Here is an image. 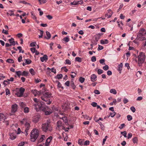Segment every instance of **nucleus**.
Masks as SVG:
<instances>
[{
	"mask_svg": "<svg viewBox=\"0 0 146 146\" xmlns=\"http://www.w3.org/2000/svg\"><path fill=\"white\" fill-rule=\"evenodd\" d=\"M137 39L140 41L146 39V31L144 29L141 28L140 29L137 36Z\"/></svg>",
	"mask_w": 146,
	"mask_h": 146,
	"instance_id": "1",
	"label": "nucleus"
},
{
	"mask_svg": "<svg viewBox=\"0 0 146 146\" xmlns=\"http://www.w3.org/2000/svg\"><path fill=\"white\" fill-rule=\"evenodd\" d=\"M50 120H47L46 122L42 124V129L43 131L46 132L48 131H51L52 127L50 124Z\"/></svg>",
	"mask_w": 146,
	"mask_h": 146,
	"instance_id": "2",
	"label": "nucleus"
},
{
	"mask_svg": "<svg viewBox=\"0 0 146 146\" xmlns=\"http://www.w3.org/2000/svg\"><path fill=\"white\" fill-rule=\"evenodd\" d=\"M30 139L31 141L35 142L38 138L39 136V131L37 129H34L31 132Z\"/></svg>",
	"mask_w": 146,
	"mask_h": 146,
	"instance_id": "3",
	"label": "nucleus"
},
{
	"mask_svg": "<svg viewBox=\"0 0 146 146\" xmlns=\"http://www.w3.org/2000/svg\"><path fill=\"white\" fill-rule=\"evenodd\" d=\"M42 94H43V96L41 97V99L46 102V104H50L51 103L52 101H50L48 98L51 96L50 93L48 92H46L44 93L43 92Z\"/></svg>",
	"mask_w": 146,
	"mask_h": 146,
	"instance_id": "4",
	"label": "nucleus"
},
{
	"mask_svg": "<svg viewBox=\"0 0 146 146\" xmlns=\"http://www.w3.org/2000/svg\"><path fill=\"white\" fill-rule=\"evenodd\" d=\"M33 100L35 102V103L34 104L35 109L36 111H40V109L44 104L42 102H41L38 100L37 98H33Z\"/></svg>",
	"mask_w": 146,
	"mask_h": 146,
	"instance_id": "5",
	"label": "nucleus"
},
{
	"mask_svg": "<svg viewBox=\"0 0 146 146\" xmlns=\"http://www.w3.org/2000/svg\"><path fill=\"white\" fill-rule=\"evenodd\" d=\"M138 63L139 66H141L145 59V56L144 53L140 52L138 56Z\"/></svg>",
	"mask_w": 146,
	"mask_h": 146,
	"instance_id": "6",
	"label": "nucleus"
},
{
	"mask_svg": "<svg viewBox=\"0 0 146 146\" xmlns=\"http://www.w3.org/2000/svg\"><path fill=\"white\" fill-rule=\"evenodd\" d=\"M40 111H42L45 112L46 115H49L52 112V111L51 110L49 109V108L47 106H45L44 104L40 108Z\"/></svg>",
	"mask_w": 146,
	"mask_h": 146,
	"instance_id": "7",
	"label": "nucleus"
},
{
	"mask_svg": "<svg viewBox=\"0 0 146 146\" xmlns=\"http://www.w3.org/2000/svg\"><path fill=\"white\" fill-rule=\"evenodd\" d=\"M26 119H24L21 121V123L22 124L24 123L25 122L26 123L25 124V134L26 136H27L28 134V132L31 127L30 124L29 123L26 122Z\"/></svg>",
	"mask_w": 146,
	"mask_h": 146,
	"instance_id": "8",
	"label": "nucleus"
},
{
	"mask_svg": "<svg viewBox=\"0 0 146 146\" xmlns=\"http://www.w3.org/2000/svg\"><path fill=\"white\" fill-rule=\"evenodd\" d=\"M25 90V88L22 87L20 88L19 89V91L16 92L15 94L18 97H21L23 96Z\"/></svg>",
	"mask_w": 146,
	"mask_h": 146,
	"instance_id": "9",
	"label": "nucleus"
},
{
	"mask_svg": "<svg viewBox=\"0 0 146 146\" xmlns=\"http://www.w3.org/2000/svg\"><path fill=\"white\" fill-rule=\"evenodd\" d=\"M31 92L35 96H40L43 93V91L42 90L38 91L36 90H32Z\"/></svg>",
	"mask_w": 146,
	"mask_h": 146,
	"instance_id": "10",
	"label": "nucleus"
},
{
	"mask_svg": "<svg viewBox=\"0 0 146 146\" xmlns=\"http://www.w3.org/2000/svg\"><path fill=\"white\" fill-rule=\"evenodd\" d=\"M46 139L45 136L44 135H41L38 137L37 141L38 143H41Z\"/></svg>",
	"mask_w": 146,
	"mask_h": 146,
	"instance_id": "11",
	"label": "nucleus"
},
{
	"mask_svg": "<svg viewBox=\"0 0 146 146\" xmlns=\"http://www.w3.org/2000/svg\"><path fill=\"white\" fill-rule=\"evenodd\" d=\"M16 131H15L13 132H11L9 133V135L10 136V138L11 139L13 140L16 138Z\"/></svg>",
	"mask_w": 146,
	"mask_h": 146,
	"instance_id": "12",
	"label": "nucleus"
},
{
	"mask_svg": "<svg viewBox=\"0 0 146 146\" xmlns=\"http://www.w3.org/2000/svg\"><path fill=\"white\" fill-rule=\"evenodd\" d=\"M18 105L16 104L13 105L11 106V112L13 113L15 112L17 109Z\"/></svg>",
	"mask_w": 146,
	"mask_h": 146,
	"instance_id": "13",
	"label": "nucleus"
},
{
	"mask_svg": "<svg viewBox=\"0 0 146 146\" xmlns=\"http://www.w3.org/2000/svg\"><path fill=\"white\" fill-rule=\"evenodd\" d=\"M113 12L111 9H109L108 12L105 15V17H107L108 18H109L111 17Z\"/></svg>",
	"mask_w": 146,
	"mask_h": 146,
	"instance_id": "14",
	"label": "nucleus"
},
{
	"mask_svg": "<svg viewBox=\"0 0 146 146\" xmlns=\"http://www.w3.org/2000/svg\"><path fill=\"white\" fill-rule=\"evenodd\" d=\"M103 35L102 33H99L96 34L94 37L95 38V40L96 41H98L100 38V36Z\"/></svg>",
	"mask_w": 146,
	"mask_h": 146,
	"instance_id": "15",
	"label": "nucleus"
},
{
	"mask_svg": "<svg viewBox=\"0 0 146 146\" xmlns=\"http://www.w3.org/2000/svg\"><path fill=\"white\" fill-rule=\"evenodd\" d=\"M40 118V116L39 115H37L34 116L33 119V122L35 123L38 122Z\"/></svg>",
	"mask_w": 146,
	"mask_h": 146,
	"instance_id": "16",
	"label": "nucleus"
},
{
	"mask_svg": "<svg viewBox=\"0 0 146 146\" xmlns=\"http://www.w3.org/2000/svg\"><path fill=\"white\" fill-rule=\"evenodd\" d=\"M123 64L122 63H120L117 66V70L119 72V73H121V71L122 69Z\"/></svg>",
	"mask_w": 146,
	"mask_h": 146,
	"instance_id": "17",
	"label": "nucleus"
},
{
	"mask_svg": "<svg viewBox=\"0 0 146 146\" xmlns=\"http://www.w3.org/2000/svg\"><path fill=\"white\" fill-rule=\"evenodd\" d=\"M97 76L95 74H93L91 76L90 78L92 82H94L97 80Z\"/></svg>",
	"mask_w": 146,
	"mask_h": 146,
	"instance_id": "18",
	"label": "nucleus"
},
{
	"mask_svg": "<svg viewBox=\"0 0 146 146\" xmlns=\"http://www.w3.org/2000/svg\"><path fill=\"white\" fill-rule=\"evenodd\" d=\"M40 60L42 62H43L44 61H46L48 60V57L46 55H44L43 57L40 58Z\"/></svg>",
	"mask_w": 146,
	"mask_h": 146,
	"instance_id": "19",
	"label": "nucleus"
},
{
	"mask_svg": "<svg viewBox=\"0 0 146 146\" xmlns=\"http://www.w3.org/2000/svg\"><path fill=\"white\" fill-rule=\"evenodd\" d=\"M57 126L58 128H60L61 127H62V129H63L64 127L62 126V122L60 121H58L57 122Z\"/></svg>",
	"mask_w": 146,
	"mask_h": 146,
	"instance_id": "20",
	"label": "nucleus"
},
{
	"mask_svg": "<svg viewBox=\"0 0 146 146\" xmlns=\"http://www.w3.org/2000/svg\"><path fill=\"white\" fill-rule=\"evenodd\" d=\"M7 14L8 16H15L14 11L12 10H9L7 12Z\"/></svg>",
	"mask_w": 146,
	"mask_h": 146,
	"instance_id": "21",
	"label": "nucleus"
},
{
	"mask_svg": "<svg viewBox=\"0 0 146 146\" xmlns=\"http://www.w3.org/2000/svg\"><path fill=\"white\" fill-rule=\"evenodd\" d=\"M8 41L12 45L15 46V42L14 41V38H11V39H9Z\"/></svg>",
	"mask_w": 146,
	"mask_h": 146,
	"instance_id": "22",
	"label": "nucleus"
},
{
	"mask_svg": "<svg viewBox=\"0 0 146 146\" xmlns=\"http://www.w3.org/2000/svg\"><path fill=\"white\" fill-rule=\"evenodd\" d=\"M101 44H106L108 43V41L107 39L105 40H100Z\"/></svg>",
	"mask_w": 146,
	"mask_h": 146,
	"instance_id": "23",
	"label": "nucleus"
},
{
	"mask_svg": "<svg viewBox=\"0 0 146 146\" xmlns=\"http://www.w3.org/2000/svg\"><path fill=\"white\" fill-rule=\"evenodd\" d=\"M55 82L57 84V86L58 88H61L62 89H63L64 88L63 87H61V83L59 82L57 80H56L55 81Z\"/></svg>",
	"mask_w": 146,
	"mask_h": 146,
	"instance_id": "24",
	"label": "nucleus"
},
{
	"mask_svg": "<svg viewBox=\"0 0 146 146\" xmlns=\"http://www.w3.org/2000/svg\"><path fill=\"white\" fill-rule=\"evenodd\" d=\"M133 143H137L138 141V139L137 137H135L132 139Z\"/></svg>",
	"mask_w": 146,
	"mask_h": 146,
	"instance_id": "25",
	"label": "nucleus"
},
{
	"mask_svg": "<svg viewBox=\"0 0 146 146\" xmlns=\"http://www.w3.org/2000/svg\"><path fill=\"white\" fill-rule=\"evenodd\" d=\"M9 81L7 80H5L3 82V84L4 85V86L5 87L7 84H10Z\"/></svg>",
	"mask_w": 146,
	"mask_h": 146,
	"instance_id": "26",
	"label": "nucleus"
},
{
	"mask_svg": "<svg viewBox=\"0 0 146 146\" xmlns=\"http://www.w3.org/2000/svg\"><path fill=\"white\" fill-rule=\"evenodd\" d=\"M110 92L113 94H117L116 90L114 89H112L110 90Z\"/></svg>",
	"mask_w": 146,
	"mask_h": 146,
	"instance_id": "27",
	"label": "nucleus"
},
{
	"mask_svg": "<svg viewBox=\"0 0 146 146\" xmlns=\"http://www.w3.org/2000/svg\"><path fill=\"white\" fill-rule=\"evenodd\" d=\"M61 119H62L64 121V123H65L66 125H68V123L67 122V118L66 117H63L61 118Z\"/></svg>",
	"mask_w": 146,
	"mask_h": 146,
	"instance_id": "28",
	"label": "nucleus"
},
{
	"mask_svg": "<svg viewBox=\"0 0 146 146\" xmlns=\"http://www.w3.org/2000/svg\"><path fill=\"white\" fill-rule=\"evenodd\" d=\"M15 73L16 74L19 76V77H20V76L21 75H22V72L20 71H16Z\"/></svg>",
	"mask_w": 146,
	"mask_h": 146,
	"instance_id": "29",
	"label": "nucleus"
},
{
	"mask_svg": "<svg viewBox=\"0 0 146 146\" xmlns=\"http://www.w3.org/2000/svg\"><path fill=\"white\" fill-rule=\"evenodd\" d=\"M29 72L32 75H34L35 74V71L34 70L33 68H31L29 69Z\"/></svg>",
	"mask_w": 146,
	"mask_h": 146,
	"instance_id": "30",
	"label": "nucleus"
},
{
	"mask_svg": "<svg viewBox=\"0 0 146 146\" xmlns=\"http://www.w3.org/2000/svg\"><path fill=\"white\" fill-rule=\"evenodd\" d=\"M24 112L25 113H28L29 112V108L27 107H25L24 108Z\"/></svg>",
	"mask_w": 146,
	"mask_h": 146,
	"instance_id": "31",
	"label": "nucleus"
},
{
	"mask_svg": "<svg viewBox=\"0 0 146 146\" xmlns=\"http://www.w3.org/2000/svg\"><path fill=\"white\" fill-rule=\"evenodd\" d=\"M19 105L22 108H24L25 107L26 105L23 102L20 103Z\"/></svg>",
	"mask_w": 146,
	"mask_h": 146,
	"instance_id": "32",
	"label": "nucleus"
},
{
	"mask_svg": "<svg viewBox=\"0 0 146 146\" xmlns=\"http://www.w3.org/2000/svg\"><path fill=\"white\" fill-rule=\"evenodd\" d=\"M75 60L76 61L78 62H80L82 61L81 58L78 57H76L75 58Z\"/></svg>",
	"mask_w": 146,
	"mask_h": 146,
	"instance_id": "33",
	"label": "nucleus"
},
{
	"mask_svg": "<svg viewBox=\"0 0 146 146\" xmlns=\"http://www.w3.org/2000/svg\"><path fill=\"white\" fill-rule=\"evenodd\" d=\"M84 141V140L82 139H79L78 140V143L80 145H83V142Z\"/></svg>",
	"mask_w": 146,
	"mask_h": 146,
	"instance_id": "34",
	"label": "nucleus"
},
{
	"mask_svg": "<svg viewBox=\"0 0 146 146\" xmlns=\"http://www.w3.org/2000/svg\"><path fill=\"white\" fill-rule=\"evenodd\" d=\"M5 115L3 114L0 113V121H1L4 119Z\"/></svg>",
	"mask_w": 146,
	"mask_h": 146,
	"instance_id": "35",
	"label": "nucleus"
},
{
	"mask_svg": "<svg viewBox=\"0 0 146 146\" xmlns=\"http://www.w3.org/2000/svg\"><path fill=\"white\" fill-rule=\"evenodd\" d=\"M63 40L65 41L66 42H68L69 41V38L67 36L66 37H64L63 38Z\"/></svg>",
	"mask_w": 146,
	"mask_h": 146,
	"instance_id": "36",
	"label": "nucleus"
},
{
	"mask_svg": "<svg viewBox=\"0 0 146 146\" xmlns=\"http://www.w3.org/2000/svg\"><path fill=\"white\" fill-rule=\"evenodd\" d=\"M25 62L27 64H29L31 63V61L29 59H25Z\"/></svg>",
	"mask_w": 146,
	"mask_h": 146,
	"instance_id": "37",
	"label": "nucleus"
},
{
	"mask_svg": "<svg viewBox=\"0 0 146 146\" xmlns=\"http://www.w3.org/2000/svg\"><path fill=\"white\" fill-rule=\"evenodd\" d=\"M121 134H122L124 136V137H127V132L126 131H124L123 132H121Z\"/></svg>",
	"mask_w": 146,
	"mask_h": 146,
	"instance_id": "38",
	"label": "nucleus"
},
{
	"mask_svg": "<svg viewBox=\"0 0 146 146\" xmlns=\"http://www.w3.org/2000/svg\"><path fill=\"white\" fill-rule=\"evenodd\" d=\"M63 77V75L62 74H58L57 76L56 77H55L56 78V77L58 79H61Z\"/></svg>",
	"mask_w": 146,
	"mask_h": 146,
	"instance_id": "39",
	"label": "nucleus"
},
{
	"mask_svg": "<svg viewBox=\"0 0 146 146\" xmlns=\"http://www.w3.org/2000/svg\"><path fill=\"white\" fill-rule=\"evenodd\" d=\"M46 35L48 37L47 39H50L51 37V35H50V33L48 31H46Z\"/></svg>",
	"mask_w": 146,
	"mask_h": 146,
	"instance_id": "40",
	"label": "nucleus"
},
{
	"mask_svg": "<svg viewBox=\"0 0 146 146\" xmlns=\"http://www.w3.org/2000/svg\"><path fill=\"white\" fill-rule=\"evenodd\" d=\"M28 74V73L27 71H24L23 72H22V76H27Z\"/></svg>",
	"mask_w": 146,
	"mask_h": 146,
	"instance_id": "41",
	"label": "nucleus"
},
{
	"mask_svg": "<svg viewBox=\"0 0 146 146\" xmlns=\"http://www.w3.org/2000/svg\"><path fill=\"white\" fill-rule=\"evenodd\" d=\"M50 142V140H49L48 139H47L45 142V146H48Z\"/></svg>",
	"mask_w": 146,
	"mask_h": 146,
	"instance_id": "42",
	"label": "nucleus"
},
{
	"mask_svg": "<svg viewBox=\"0 0 146 146\" xmlns=\"http://www.w3.org/2000/svg\"><path fill=\"white\" fill-rule=\"evenodd\" d=\"M6 62L9 63H13L14 62V60L11 59H9L7 60Z\"/></svg>",
	"mask_w": 146,
	"mask_h": 146,
	"instance_id": "43",
	"label": "nucleus"
},
{
	"mask_svg": "<svg viewBox=\"0 0 146 146\" xmlns=\"http://www.w3.org/2000/svg\"><path fill=\"white\" fill-rule=\"evenodd\" d=\"M127 118L128 121H131L132 119V116L130 115H128L127 116Z\"/></svg>",
	"mask_w": 146,
	"mask_h": 146,
	"instance_id": "44",
	"label": "nucleus"
},
{
	"mask_svg": "<svg viewBox=\"0 0 146 146\" xmlns=\"http://www.w3.org/2000/svg\"><path fill=\"white\" fill-rule=\"evenodd\" d=\"M116 114V113L115 112H113V113H110V115L108 117H109L110 116H111V117H113Z\"/></svg>",
	"mask_w": 146,
	"mask_h": 146,
	"instance_id": "45",
	"label": "nucleus"
},
{
	"mask_svg": "<svg viewBox=\"0 0 146 146\" xmlns=\"http://www.w3.org/2000/svg\"><path fill=\"white\" fill-rule=\"evenodd\" d=\"M85 79L84 78L80 77L79 78V81L82 83L84 82Z\"/></svg>",
	"mask_w": 146,
	"mask_h": 146,
	"instance_id": "46",
	"label": "nucleus"
},
{
	"mask_svg": "<svg viewBox=\"0 0 146 146\" xmlns=\"http://www.w3.org/2000/svg\"><path fill=\"white\" fill-rule=\"evenodd\" d=\"M104 71L102 70L99 69L98 70V73L99 75L101 74Z\"/></svg>",
	"mask_w": 146,
	"mask_h": 146,
	"instance_id": "47",
	"label": "nucleus"
},
{
	"mask_svg": "<svg viewBox=\"0 0 146 146\" xmlns=\"http://www.w3.org/2000/svg\"><path fill=\"white\" fill-rule=\"evenodd\" d=\"M103 68L105 70H107L109 69V67L108 65H106L103 67Z\"/></svg>",
	"mask_w": 146,
	"mask_h": 146,
	"instance_id": "48",
	"label": "nucleus"
},
{
	"mask_svg": "<svg viewBox=\"0 0 146 146\" xmlns=\"http://www.w3.org/2000/svg\"><path fill=\"white\" fill-rule=\"evenodd\" d=\"M100 62L103 64H105L104 63L105 60L104 59H100L99 61Z\"/></svg>",
	"mask_w": 146,
	"mask_h": 146,
	"instance_id": "49",
	"label": "nucleus"
},
{
	"mask_svg": "<svg viewBox=\"0 0 146 146\" xmlns=\"http://www.w3.org/2000/svg\"><path fill=\"white\" fill-rule=\"evenodd\" d=\"M103 48L104 47L102 46L99 45L98 47V50H102L103 49Z\"/></svg>",
	"mask_w": 146,
	"mask_h": 146,
	"instance_id": "50",
	"label": "nucleus"
},
{
	"mask_svg": "<svg viewBox=\"0 0 146 146\" xmlns=\"http://www.w3.org/2000/svg\"><path fill=\"white\" fill-rule=\"evenodd\" d=\"M18 49L19 50V53H21V52L22 53H24V50H23L22 52H21V50H22V48L21 47V46H18L17 47Z\"/></svg>",
	"mask_w": 146,
	"mask_h": 146,
	"instance_id": "51",
	"label": "nucleus"
},
{
	"mask_svg": "<svg viewBox=\"0 0 146 146\" xmlns=\"http://www.w3.org/2000/svg\"><path fill=\"white\" fill-rule=\"evenodd\" d=\"M91 61L92 62H94L96 60V58L95 56H93L91 58Z\"/></svg>",
	"mask_w": 146,
	"mask_h": 146,
	"instance_id": "52",
	"label": "nucleus"
},
{
	"mask_svg": "<svg viewBox=\"0 0 146 146\" xmlns=\"http://www.w3.org/2000/svg\"><path fill=\"white\" fill-rule=\"evenodd\" d=\"M130 110L133 113H134L135 111V109L133 106H131L130 108Z\"/></svg>",
	"mask_w": 146,
	"mask_h": 146,
	"instance_id": "53",
	"label": "nucleus"
},
{
	"mask_svg": "<svg viewBox=\"0 0 146 146\" xmlns=\"http://www.w3.org/2000/svg\"><path fill=\"white\" fill-rule=\"evenodd\" d=\"M40 35H39V38H42L43 36V31L41 30H40Z\"/></svg>",
	"mask_w": 146,
	"mask_h": 146,
	"instance_id": "54",
	"label": "nucleus"
},
{
	"mask_svg": "<svg viewBox=\"0 0 146 146\" xmlns=\"http://www.w3.org/2000/svg\"><path fill=\"white\" fill-rule=\"evenodd\" d=\"M30 50L33 53H35V52L36 51V49L34 48H31Z\"/></svg>",
	"mask_w": 146,
	"mask_h": 146,
	"instance_id": "55",
	"label": "nucleus"
},
{
	"mask_svg": "<svg viewBox=\"0 0 146 146\" xmlns=\"http://www.w3.org/2000/svg\"><path fill=\"white\" fill-rule=\"evenodd\" d=\"M66 64H67L69 65L71 64V62L70 60L68 59H66L65 60Z\"/></svg>",
	"mask_w": 146,
	"mask_h": 146,
	"instance_id": "56",
	"label": "nucleus"
},
{
	"mask_svg": "<svg viewBox=\"0 0 146 146\" xmlns=\"http://www.w3.org/2000/svg\"><path fill=\"white\" fill-rule=\"evenodd\" d=\"M79 2L74 1L71 3V4L72 5H76L78 4Z\"/></svg>",
	"mask_w": 146,
	"mask_h": 146,
	"instance_id": "57",
	"label": "nucleus"
},
{
	"mask_svg": "<svg viewBox=\"0 0 146 146\" xmlns=\"http://www.w3.org/2000/svg\"><path fill=\"white\" fill-rule=\"evenodd\" d=\"M22 56L21 55L20 56L18 57V60L19 62H20L21 61H22Z\"/></svg>",
	"mask_w": 146,
	"mask_h": 146,
	"instance_id": "58",
	"label": "nucleus"
},
{
	"mask_svg": "<svg viewBox=\"0 0 146 146\" xmlns=\"http://www.w3.org/2000/svg\"><path fill=\"white\" fill-rule=\"evenodd\" d=\"M25 144V143L24 142H22L18 144V146H23Z\"/></svg>",
	"mask_w": 146,
	"mask_h": 146,
	"instance_id": "59",
	"label": "nucleus"
},
{
	"mask_svg": "<svg viewBox=\"0 0 146 146\" xmlns=\"http://www.w3.org/2000/svg\"><path fill=\"white\" fill-rule=\"evenodd\" d=\"M90 144V141L88 140L86 141L84 144V145H88Z\"/></svg>",
	"mask_w": 146,
	"mask_h": 146,
	"instance_id": "60",
	"label": "nucleus"
},
{
	"mask_svg": "<svg viewBox=\"0 0 146 146\" xmlns=\"http://www.w3.org/2000/svg\"><path fill=\"white\" fill-rule=\"evenodd\" d=\"M132 134L131 133H128V136H127V138L128 139H129L132 137Z\"/></svg>",
	"mask_w": 146,
	"mask_h": 146,
	"instance_id": "61",
	"label": "nucleus"
},
{
	"mask_svg": "<svg viewBox=\"0 0 146 146\" xmlns=\"http://www.w3.org/2000/svg\"><path fill=\"white\" fill-rule=\"evenodd\" d=\"M5 91H6V95H8V94H10L8 88H7L6 89Z\"/></svg>",
	"mask_w": 146,
	"mask_h": 146,
	"instance_id": "62",
	"label": "nucleus"
},
{
	"mask_svg": "<svg viewBox=\"0 0 146 146\" xmlns=\"http://www.w3.org/2000/svg\"><path fill=\"white\" fill-rule=\"evenodd\" d=\"M91 105L94 107H96L97 106V103L94 102H93L91 104Z\"/></svg>",
	"mask_w": 146,
	"mask_h": 146,
	"instance_id": "63",
	"label": "nucleus"
},
{
	"mask_svg": "<svg viewBox=\"0 0 146 146\" xmlns=\"http://www.w3.org/2000/svg\"><path fill=\"white\" fill-rule=\"evenodd\" d=\"M94 93L96 94H100V91L98 90H95L94 91Z\"/></svg>",
	"mask_w": 146,
	"mask_h": 146,
	"instance_id": "64",
	"label": "nucleus"
}]
</instances>
